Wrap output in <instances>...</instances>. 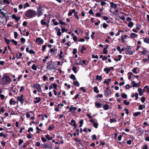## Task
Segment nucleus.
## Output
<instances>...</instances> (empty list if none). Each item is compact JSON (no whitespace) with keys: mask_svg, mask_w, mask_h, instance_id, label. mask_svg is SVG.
Returning <instances> with one entry per match:
<instances>
[{"mask_svg":"<svg viewBox=\"0 0 149 149\" xmlns=\"http://www.w3.org/2000/svg\"><path fill=\"white\" fill-rule=\"evenodd\" d=\"M70 78L72 79L74 81L76 79L75 75L72 74H71Z\"/></svg>","mask_w":149,"mask_h":149,"instance_id":"obj_39","label":"nucleus"},{"mask_svg":"<svg viewBox=\"0 0 149 149\" xmlns=\"http://www.w3.org/2000/svg\"><path fill=\"white\" fill-rule=\"evenodd\" d=\"M144 106V107H145V106L144 105H140L139 106V109L140 110H142L143 109V106Z\"/></svg>","mask_w":149,"mask_h":149,"instance_id":"obj_52","label":"nucleus"},{"mask_svg":"<svg viewBox=\"0 0 149 149\" xmlns=\"http://www.w3.org/2000/svg\"><path fill=\"white\" fill-rule=\"evenodd\" d=\"M144 88L146 89V92L149 93V88L148 86H146L144 87Z\"/></svg>","mask_w":149,"mask_h":149,"instance_id":"obj_51","label":"nucleus"},{"mask_svg":"<svg viewBox=\"0 0 149 149\" xmlns=\"http://www.w3.org/2000/svg\"><path fill=\"white\" fill-rule=\"evenodd\" d=\"M74 140L78 142V146H80V145H81L82 146H83V144L81 142V139L79 140L77 138H75L74 139Z\"/></svg>","mask_w":149,"mask_h":149,"instance_id":"obj_13","label":"nucleus"},{"mask_svg":"<svg viewBox=\"0 0 149 149\" xmlns=\"http://www.w3.org/2000/svg\"><path fill=\"white\" fill-rule=\"evenodd\" d=\"M108 25L105 23H104L103 24V28L105 29L108 26Z\"/></svg>","mask_w":149,"mask_h":149,"instance_id":"obj_62","label":"nucleus"},{"mask_svg":"<svg viewBox=\"0 0 149 149\" xmlns=\"http://www.w3.org/2000/svg\"><path fill=\"white\" fill-rule=\"evenodd\" d=\"M23 142H24V141L22 139H19V142H18V145L19 146L21 145L23 143Z\"/></svg>","mask_w":149,"mask_h":149,"instance_id":"obj_42","label":"nucleus"},{"mask_svg":"<svg viewBox=\"0 0 149 149\" xmlns=\"http://www.w3.org/2000/svg\"><path fill=\"white\" fill-rule=\"evenodd\" d=\"M141 27V25L140 24H137L136 25V29L137 30H139Z\"/></svg>","mask_w":149,"mask_h":149,"instance_id":"obj_53","label":"nucleus"},{"mask_svg":"<svg viewBox=\"0 0 149 149\" xmlns=\"http://www.w3.org/2000/svg\"><path fill=\"white\" fill-rule=\"evenodd\" d=\"M61 31L62 33H63L64 32H67V30L65 29V28H63L62 26H61Z\"/></svg>","mask_w":149,"mask_h":149,"instance_id":"obj_46","label":"nucleus"},{"mask_svg":"<svg viewBox=\"0 0 149 149\" xmlns=\"http://www.w3.org/2000/svg\"><path fill=\"white\" fill-rule=\"evenodd\" d=\"M103 107L105 110H107L109 109V106L107 104H105L103 105Z\"/></svg>","mask_w":149,"mask_h":149,"instance_id":"obj_23","label":"nucleus"},{"mask_svg":"<svg viewBox=\"0 0 149 149\" xmlns=\"http://www.w3.org/2000/svg\"><path fill=\"white\" fill-rule=\"evenodd\" d=\"M137 69V68H133V70H132V71L135 74L137 73V72L136 71V69Z\"/></svg>","mask_w":149,"mask_h":149,"instance_id":"obj_57","label":"nucleus"},{"mask_svg":"<svg viewBox=\"0 0 149 149\" xmlns=\"http://www.w3.org/2000/svg\"><path fill=\"white\" fill-rule=\"evenodd\" d=\"M9 103L10 105L15 104L16 103V102L14 101L13 99H11L9 101Z\"/></svg>","mask_w":149,"mask_h":149,"instance_id":"obj_26","label":"nucleus"},{"mask_svg":"<svg viewBox=\"0 0 149 149\" xmlns=\"http://www.w3.org/2000/svg\"><path fill=\"white\" fill-rule=\"evenodd\" d=\"M77 68L75 66H74L72 68V70L75 73H76L77 72V71H76Z\"/></svg>","mask_w":149,"mask_h":149,"instance_id":"obj_54","label":"nucleus"},{"mask_svg":"<svg viewBox=\"0 0 149 149\" xmlns=\"http://www.w3.org/2000/svg\"><path fill=\"white\" fill-rule=\"evenodd\" d=\"M104 71L105 72L106 74H108L110 71V68H104Z\"/></svg>","mask_w":149,"mask_h":149,"instance_id":"obj_21","label":"nucleus"},{"mask_svg":"<svg viewBox=\"0 0 149 149\" xmlns=\"http://www.w3.org/2000/svg\"><path fill=\"white\" fill-rule=\"evenodd\" d=\"M141 114V113L140 112H135L133 114V115L134 116H137Z\"/></svg>","mask_w":149,"mask_h":149,"instance_id":"obj_31","label":"nucleus"},{"mask_svg":"<svg viewBox=\"0 0 149 149\" xmlns=\"http://www.w3.org/2000/svg\"><path fill=\"white\" fill-rule=\"evenodd\" d=\"M11 79L9 76L4 74L0 79V85H6L9 84L11 82Z\"/></svg>","mask_w":149,"mask_h":149,"instance_id":"obj_1","label":"nucleus"},{"mask_svg":"<svg viewBox=\"0 0 149 149\" xmlns=\"http://www.w3.org/2000/svg\"><path fill=\"white\" fill-rule=\"evenodd\" d=\"M93 125L95 128H97L98 124L97 123H93Z\"/></svg>","mask_w":149,"mask_h":149,"instance_id":"obj_44","label":"nucleus"},{"mask_svg":"<svg viewBox=\"0 0 149 149\" xmlns=\"http://www.w3.org/2000/svg\"><path fill=\"white\" fill-rule=\"evenodd\" d=\"M58 31L57 33V35L58 36H60L61 34V29H60L58 28Z\"/></svg>","mask_w":149,"mask_h":149,"instance_id":"obj_36","label":"nucleus"},{"mask_svg":"<svg viewBox=\"0 0 149 149\" xmlns=\"http://www.w3.org/2000/svg\"><path fill=\"white\" fill-rule=\"evenodd\" d=\"M44 42L43 40L40 37L36 38V42L37 43L38 45L42 44Z\"/></svg>","mask_w":149,"mask_h":149,"instance_id":"obj_7","label":"nucleus"},{"mask_svg":"<svg viewBox=\"0 0 149 149\" xmlns=\"http://www.w3.org/2000/svg\"><path fill=\"white\" fill-rule=\"evenodd\" d=\"M86 48L85 47V45H82L81 47V49L80 50V52L81 54H83L84 53V51L86 50Z\"/></svg>","mask_w":149,"mask_h":149,"instance_id":"obj_17","label":"nucleus"},{"mask_svg":"<svg viewBox=\"0 0 149 149\" xmlns=\"http://www.w3.org/2000/svg\"><path fill=\"white\" fill-rule=\"evenodd\" d=\"M121 97L124 99H126L127 98V95L126 94H122Z\"/></svg>","mask_w":149,"mask_h":149,"instance_id":"obj_47","label":"nucleus"},{"mask_svg":"<svg viewBox=\"0 0 149 149\" xmlns=\"http://www.w3.org/2000/svg\"><path fill=\"white\" fill-rule=\"evenodd\" d=\"M30 5L28 2H26L24 5V7L25 8L26 7H29Z\"/></svg>","mask_w":149,"mask_h":149,"instance_id":"obj_61","label":"nucleus"},{"mask_svg":"<svg viewBox=\"0 0 149 149\" xmlns=\"http://www.w3.org/2000/svg\"><path fill=\"white\" fill-rule=\"evenodd\" d=\"M138 94H135V95L133 94L132 95V97H133V96H135V100H137L138 98Z\"/></svg>","mask_w":149,"mask_h":149,"instance_id":"obj_55","label":"nucleus"},{"mask_svg":"<svg viewBox=\"0 0 149 149\" xmlns=\"http://www.w3.org/2000/svg\"><path fill=\"white\" fill-rule=\"evenodd\" d=\"M77 109V108L76 107H73L72 106H71V107L69 109V110L68 111H70L72 112V110H74V111H75Z\"/></svg>","mask_w":149,"mask_h":149,"instance_id":"obj_18","label":"nucleus"},{"mask_svg":"<svg viewBox=\"0 0 149 149\" xmlns=\"http://www.w3.org/2000/svg\"><path fill=\"white\" fill-rule=\"evenodd\" d=\"M77 52V49L76 48L74 49H73L72 54L73 55H75L76 54Z\"/></svg>","mask_w":149,"mask_h":149,"instance_id":"obj_59","label":"nucleus"},{"mask_svg":"<svg viewBox=\"0 0 149 149\" xmlns=\"http://www.w3.org/2000/svg\"><path fill=\"white\" fill-rule=\"evenodd\" d=\"M43 78L44 81H45L48 79V78L46 75H44L43 77Z\"/></svg>","mask_w":149,"mask_h":149,"instance_id":"obj_64","label":"nucleus"},{"mask_svg":"<svg viewBox=\"0 0 149 149\" xmlns=\"http://www.w3.org/2000/svg\"><path fill=\"white\" fill-rule=\"evenodd\" d=\"M54 125L53 124H52L49 125L48 130H52L54 129Z\"/></svg>","mask_w":149,"mask_h":149,"instance_id":"obj_24","label":"nucleus"},{"mask_svg":"<svg viewBox=\"0 0 149 149\" xmlns=\"http://www.w3.org/2000/svg\"><path fill=\"white\" fill-rule=\"evenodd\" d=\"M31 68L32 69L35 70H36L37 67L35 64H33Z\"/></svg>","mask_w":149,"mask_h":149,"instance_id":"obj_34","label":"nucleus"},{"mask_svg":"<svg viewBox=\"0 0 149 149\" xmlns=\"http://www.w3.org/2000/svg\"><path fill=\"white\" fill-rule=\"evenodd\" d=\"M138 131L139 132H140L141 134H143L144 132H146V130L144 131V130L141 128H139L138 129Z\"/></svg>","mask_w":149,"mask_h":149,"instance_id":"obj_19","label":"nucleus"},{"mask_svg":"<svg viewBox=\"0 0 149 149\" xmlns=\"http://www.w3.org/2000/svg\"><path fill=\"white\" fill-rule=\"evenodd\" d=\"M45 8L44 6H40L37 8V15L38 17H39L42 15V11L44 10Z\"/></svg>","mask_w":149,"mask_h":149,"instance_id":"obj_4","label":"nucleus"},{"mask_svg":"<svg viewBox=\"0 0 149 149\" xmlns=\"http://www.w3.org/2000/svg\"><path fill=\"white\" fill-rule=\"evenodd\" d=\"M143 49V50L140 53L143 55H146V53H149V52L144 47H141Z\"/></svg>","mask_w":149,"mask_h":149,"instance_id":"obj_11","label":"nucleus"},{"mask_svg":"<svg viewBox=\"0 0 149 149\" xmlns=\"http://www.w3.org/2000/svg\"><path fill=\"white\" fill-rule=\"evenodd\" d=\"M55 66V62L51 60L47 62L46 68L47 70H51L56 69Z\"/></svg>","mask_w":149,"mask_h":149,"instance_id":"obj_2","label":"nucleus"},{"mask_svg":"<svg viewBox=\"0 0 149 149\" xmlns=\"http://www.w3.org/2000/svg\"><path fill=\"white\" fill-rule=\"evenodd\" d=\"M108 52V50H107V49L104 47L103 49V53L104 54H107Z\"/></svg>","mask_w":149,"mask_h":149,"instance_id":"obj_40","label":"nucleus"},{"mask_svg":"<svg viewBox=\"0 0 149 149\" xmlns=\"http://www.w3.org/2000/svg\"><path fill=\"white\" fill-rule=\"evenodd\" d=\"M45 137L49 141L53 139L52 137H49V135L48 134L47 135H45Z\"/></svg>","mask_w":149,"mask_h":149,"instance_id":"obj_27","label":"nucleus"},{"mask_svg":"<svg viewBox=\"0 0 149 149\" xmlns=\"http://www.w3.org/2000/svg\"><path fill=\"white\" fill-rule=\"evenodd\" d=\"M3 1L4 3H6L7 4H9L10 3V2L8 0H3Z\"/></svg>","mask_w":149,"mask_h":149,"instance_id":"obj_56","label":"nucleus"},{"mask_svg":"<svg viewBox=\"0 0 149 149\" xmlns=\"http://www.w3.org/2000/svg\"><path fill=\"white\" fill-rule=\"evenodd\" d=\"M2 136H3L4 138H6L7 137V135L6 134H3L2 132H1L0 133V137H2Z\"/></svg>","mask_w":149,"mask_h":149,"instance_id":"obj_38","label":"nucleus"},{"mask_svg":"<svg viewBox=\"0 0 149 149\" xmlns=\"http://www.w3.org/2000/svg\"><path fill=\"white\" fill-rule=\"evenodd\" d=\"M23 95H22L21 96H18L16 97V99L19 101L22 104H23L24 99L23 98Z\"/></svg>","mask_w":149,"mask_h":149,"instance_id":"obj_8","label":"nucleus"},{"mask_svg":"<svg viewBox=\"0 0 149 149\" xmlns=\"http://www.w3.org/2000/svg\"><path fill=\"white\" fill-rule=\"evenodd\" d=\"M95 106L97 108H100L102 107V105L100 103L95 102Z\"/></svg>","mask_w":149,"mask_h":149,"instance_id":"obj_16","label":"nucleus"},{"mask_svg":"<svg viewBox=\"0 0 149 149\" xmlns=\"http://www.w3.org/2000/svg\"><path fill=\"white\" fill-rule=\"evenodd\" d=\"M34 87L39 92H41L42 91L40 85L38 83H36L34 85Z\"/></svg>","mask_w":149,"mask_h":149,"instance_id":"obj_9","label":"nucleus"},{"mask_svg":"<svg viewBox=\"0 0 149 149\" xmlns=\"http://www.w3.org/2000/svg\"><path fill=\"white\" fill-rule=\"evenodd\" d=\"M126 140H124L122 142H118V143L121 145L123 146L126 144Z\"/></svg>","mask_w":149,"mask_h":149,"instance_id":"obj_33","label":"nucleus"},{"mask_svg":"<svg viewBox=\"0 0 149 149\" xmlns=\"http://www.w3.org/2000/svg\"><path fill=\"white\" fill-rule=\"evenodd\" d=\"M93 91L94 92L96 93H98L99 92V91L98 90V88L97 86H95L93 88Z\"/></svg>","mask_w":149,"mask_h":149,"instance_id":"obj_25","label":"nucleus"},{"mask_svg":"<svg viewBox=\"0 0 149 149\" xmlns=\"http://www.w3.org/2000/svg\"><path fill=\"white\" fill-rule=\"evenodd\" d=\"M110 7L112 8H113L115 9H116L117 7V5L113 2H111L110 3Z\"/></svg>","mask_w":149,"mask_h":149,"instance_id":"obj_14","label":"nucleus"},{"mask_svg":"<svg viewBox=\"0 0 149 149\" xmlns=\"http://www.w3.org/2000/svg\"><path fill=\"white\" fill-rule=\"evenodd\" d=\"M21 41L22 44H24L25 42V39L23 38H22L20 39Z\"/></svg>","mask_w":149,"mask_h":149,"instance_id":"obj_50","label":"nucleus"},{"mask_svg":"<svg viewBox=\"0 0 149 149\" xmlns=\"http://www.w3.org/2000/svg\"><path fill=\"white\" fill-rule=\"evenodd\" d=\"M12 18L13 19H14L15 22H18L19 20L20 19L21 17L20 16L17 17L15 14H13L12 15Z\"/></svg>","mask_w":149,"mask_h":149,"instance_id":"obj_10","label":"nucleus"},{"mask_svg":"<svg viewBox=\"0 0 149 149\" xmlns=\"http://www.w3.org/2000/svg\"><path fill=\"white\" fill-rule=\"evenodd\" d=\"M78 61H79V62L77 63V62L76 63V64L77 65H83L84 64H85L86 63V60H83L82 61L81 59L78 58L77 60V61L78 62Z\"/></svg>","mask_w":149,"mask_h":149,"instance_id":"obj_6","label":"nucleus"},{"mask_svg":"<svg viewBox=\"0 0 149 149\" xmlns=\"http://www.w3.org/2000/svg\"><path fill=\"white\" fill-rule=\"evenodd\" d=\"M92 140H94L97 139V136L96 135L94 134L92 136Z\"/></svg>","mask_w":149,"mask_h":149,"instance_id":"obj_41","label":"nucleus"},{"mask_svg":"<svg viewBox=\"0 0 149 149\" xmlns=\"http://www.w3.org/2000/svg\"><path fill=\"white\" fill-rule=\"evenodd\" d=\"M92 58H98V57L97 55H95V54H92Z\"/></svg>","mask_w":149,"mask_h":149,"instance_id":"obj_58","label":"nucleus"},{"mask_svg":"<svg viewBox=\"0 0 149 149\" xmlns=\"http://www.w3.org/2000/svg\"><path fill=\"white\" fill-rule=\"evenodd\" d=\"M36 11L31 9L28 10L25 13V16L27 17L32 18L36 16Z\"/></svg>","mask_w":149,"mask_h":149,"instance_id":"obj_3","label":"nucleus"},{"mask_svg":"<svg viewBox=\"0 0 149 149\" xmlns=\"http://www.w3.org/2000/svg\"><path fill=\"white\" fill-rule=\"evenodd\" d=\"M123 103L125 105H128L129 104L130 102H127L126 100H124L123 101Z\"/></svg>","mask_w":149,"mask_h":149,"instance_id":"obj_49","label":"nucleus"},{"mask_svg":"<svg viewBox=\"0 0 149 149\" xmlns=\"http://www.w3.org/2000/svg\"><path fill=\"white\" fill-rule=\"evenodd\" d=\"M105 93H111V91L108 88H107L106 90L104 91Z\"/></svg>","mask_w":149,"mask_h":149,"instance_id":"obj_30","label":"nucleus"},{"mask_svg":"<svg viewBox=\"0 0 149 149\" xmlns=\"http://www.w3.org/2000/svg\"><path fill=\"white\" fill-rule=\"evenodd\" d=\"M109 121L111 123H112L113 122L114 123L117 122V120L115 119L114 118H110L109 120Z\"/></svg>","mask_w":149,"mask_h":149,"instance_id":"obj_32","label":"nucleus"},{"mask_svg":"<svg viewBox=\"0 0 149 149\" xmlns=\"http://www.w3.org/2000/svg\"><path fill=\"white\" fill-rule=\"evenodd\" d=\"M125 48V53L126 54L132 55L133 54V52L132 51V47L130 46H127Z\"/></svg>","mask_w":149,"mask_h":149,"instance_id":"obj_5","label":"nucleus"},{"mask_svg":"<svg viewBox=\"0 0 149 149\" xmlns=\"http://www.w3.org/2000/svg\"><path fill=\"white\" fill-rule=\"evenodd\" d=\"M46 17L47 19H46V20L45 21L47 22V24H49V20L50 19V18L48 16L47 17Z\"/></svg>","mask_w":149,"mask_h":149,"instance_id":"obj_45","label":"nucleus"},{"mask_svg":"<svg viewBox=\"0 0 149 149\" xmlns=\"http://www.w3.org/2000/svg\"><path fill=\"white\" fill-rule=\"evenodd\" d=\"M118 13V9L114 11L113 12V14L114 15H117V13Z\"/></svg>","mask_w":149,"mask_h":149,"instance_id":"obj_60","label":"nucleus"},{"mask_svg":"<svg viewBox=\"0 0 149 149\" xmlns=\"http://www.w3.org/2000/svg\"><path fill=\"white\" fill-rule=\"evenodd\" d=\"M103 18V19L104 20L107 21L109 19V17H107L105 16H102Z\"/></svg>","mask_w":149,"mask_h":149,"instance_id":"obj_63","label":"nucleus"},{"mask_svg":"<svg viewBox=\"0 0 149 149\" xmlns=\"http://www.w3.org/2000/svg\"><path fill=\"white\" fill-rule=\"evenodd\" d=\"M137 35L136 34L134 33H132L130 35V37L132 38H134L137 36Z\"/></svg>","mask_w":149,"mask_h":149,"instance_id":"obj_22","label":"nucleus"},{"mask_svg":"<svg viewBox=\"0 0 149 149\" xmlns=\"http://www.w3.org/2000/svg\"><path fill=\"white\" fill-rule=\"evenodd\" d=\"M41 101V98L40 97H36L34 99V103L36 104L39 103Z\"/></svg>","mask_w":149,"mask_h":149,"instance_id":"obj_12","label":"nucleus"},{"mask_svg":"<svg viewBox=\"0 0 149 149\" xmlns=\"http://www.w3.org/2000/svg\"><path fill=\"white\" fill-rule=\"evenodd\" d=\"M91 15H93L94 14V13L93 11V10L92 9H91L88 12Z\"/></svg>","mask_w":149,"mask_h":149,"instance_id":"obj_48","label":"nucleus"},{"mask_svg":"<svg viewBox=\"0 0 149 149\" xmlns=\"http://www.w3.org/2000/svg\"><path fill=\"white\" fill-rule=\"evenodd\" d=\"M134 25V23L133 22H130L128 25V26L129 27H132Z\"/></svg>","mask_w":149,"mask_h":149,"instance_id":"obj_35","label":"nucleus"},{"mask_svg":"<svg viewBox=\"0 0 149 149\" xmlns=\"http://www.w3.org/2000/svg\"><path fill=\"white\" fill-rule=\"evenodd\" d=\"M102 77L101 76H99L98 75H97L96 77V79L97 80H98L101 81L102 79Z\"/></svg>","mask_w":149,"mask_h":149,"instance_id":"obj_28","label":"nucleus"},{"mask_svg":"<svg viewBox=\"0 0 149 149\" xmlns=\"http://www.w3.org/2000/svg\"><path fill=\"white\" fill-rule=\"evenodd\" d=\"M75 123H76L75 121L73 119H72L71 120V121L70 123H69V124H70L71 125H73V123L74 124Z\"/></svg>","mask_w":149,"mask_h":149,"instance_id":"obj_43","label":"nucleus"},{"mask_svg":"<svg viewBox=\"0 0 149 149\" xmlns=\"http://www.w3.org/2000/svg\"><path fill=\"white\" fill-rule=\"evenodd\" d=\"M74 85L77 86H79V84L77 81H74Z\"/></svg>","mask_w":149,"mask_h":149,"instance_id":"obj_37","label":"nucleus"},{"mask_svg":"<svg viewBox=\"0 0 149 149\" xmlns=\"http://www.w3.org/2000/svg\"><path fill=\"white\" fill-rule=\"evenodd\" d=\"M47 19L46 17H45L44 19H42L40 21V23L42 25H44L45 26L47 24V23L45 20Z\"/></svg>","mask_w":149,"mask_h":149,"instance_id":"obj_15","label":"nucleus"},{"mask_svg":"<svg viewBox=\"0 0 149 149\" xmlns=\"http://www.w3.org/2000/svg\"><path fill=\"white\" fill-rule=\"evenodd\" d=\"M144 42L147 44H149V38H146L143 39Z\"/></svg>","mask_w":149,"mask_h":149,"instance_id":"obj_29","label":"nucleus"},{"mask_svg":"<svg viewBox=\"0 0 149 149\" xmlns=\"http://www.w3.org/2000/svg\"><path fill=\"white\" fill-rule=\"evenodd\" d=\"M74 12V9L72 10H70L68 13V16H71L72 15V14Z\"/></svg>","mask_w":149,"mask_h":149,"instance_id":"obj_20","label":"nucleus"}]
</instances>
